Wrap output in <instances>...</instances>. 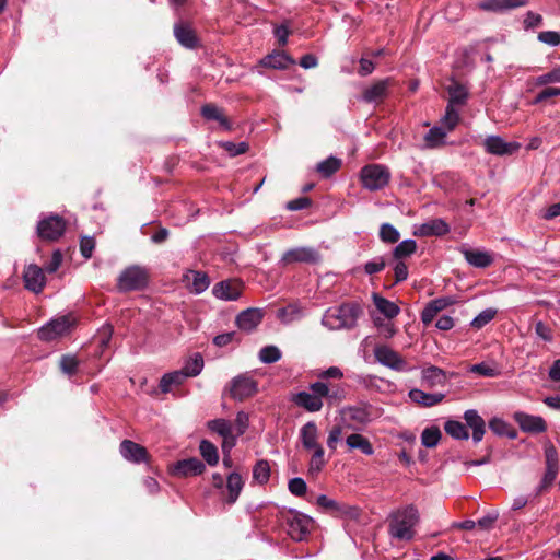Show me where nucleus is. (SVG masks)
<instances>
[{"instance_id": "nucleus-5", "label": "nucleus", "mask_w": 560, "mask_h": 560, "mask_svg": "<svg viewBox=\"0 0 560 560\" xmlns=\"http://www.w3.org/2000/svg\"><path fill=\"white\" fill-rule=\"evenodd\" d=\"M288 535L295 541H302L314 528V520L306 514L290 510L283 514Z\"/></svg>"}, {"instance_id": "nucleus-34", "label": "nucleus", "mask_w": 560, "mask_h": 560, "mask_svg": "<svg viewBox=\"0 0 560 560\" xmlns=\"http://www.w3.org/2000/svg\"><path fill=\"white\" fill-rule=\"evenodd\" d=\"M346 444L350 451L360 450L364 455L371 456L374 454V447L370 440L360 434V433H351L346 439Z\"/></svg>"}, {"instance_id": "nucleus-61", "label": "nucleus", "mask_w": 560, "mask_h": 560, "mask_svg": "<svg viewBox=\"0 0 560 560\" xmlns=\"http://www.w3.org/2000/svg\"><path fill=\"white\" fill-rule=\"evenodd\" d=\"M538 40L550 46H558L560 45V33L555 31L540 32L538 34Z\"/></svg>"}, {"instance_id": "nucleus-27", "label": "nucleus", "mask_w": 560, "mask_h": 560, "mask_svg": "<svg viewBox=\"0 0 560 560\" xmlns=\"http://www.w3.org/2000/svg\"><path fill=\"white\" fill-rule=\"evenodd\" d=\"M318 428L314 421L306 422L300 429V440L303 447L307 451L320 447L322 445L318 442Z\"/></svg>"}, {"instance_id": "nucleus-62", "label": "nucleus", "mask_w": 560, "mask_h": 560, "mask_svg": "<svg viewBox=\"0 0 560 560\" xmlns=\"http://www.w3.org/2000/svg\"><path fill=\"white\" fill-rule=\"evenodd\" d=\"M342 435V428L340 425H334L327 436V446L332 452L336 451L337 444Z\"/></svg>"}, {"instance_id": "nucleus-45", "label": "nucleus", "mask_w": 560, "mask_h": 560, "mask_svg": "<svg viewBox=\"0 0 560 560\" xmlns=\"http://www.w3.org/2000/svg\"><path fill=\"white\" fill-rule=\"evenodd\" d=\"M199 451L209 466H215L219 463V453L217 446L208 440H202Z\"/></svg>"}, {"instance_id": "nucleus-44", "label": "nucleus", "mask_w": 560, "mask_h": 560, "mask_svg": "<svg viewBox=\"0 0 560 560\" xmlns=\"http://www.w3.org/2000/svg\"><path fill=\"white\" fill-rule=\"evenodd\" d=\"M311 451L313 454L308 463V474L316 476L325 467L327 460L325 459V451L323 446Z\"/></svg>"}, {"instance_id": "nucleus-4", "label": "nucleus", "mask_w": 560, "mask_h": 560, "mask_svg": "<svg viewBox=\"0 0 560 560\" xmlns=\"http://www.w3.org/2000/svg\"><path fill=\"white\" fill-rule=\"evenodd\" d=\"M150 275L147 268L132 265L125 268L117 279V290L119 292H130L143 290L149 283Z\"/></svg>"}, {"instance_id": "nucleus-3", "label": "nucleus", "mask_w": 560, "mask_h": 560, "mask_svg": "<svg viewBox=\"0 0 560 560\" xmlns=\"http://www.w3.org/2000/svg\"><path fill=\"white\" fill-rule=\"evenodd\" d=\"M361 307L357 303H343L328 308L322 319L324 326L331 330L351 329L357 325Z\"/></svg>"}, {"instance_id": "nucleus-23", "label": "nucleus", "mask_w": 560, "mask_h": 560, "mask_svg": "<svg viewBox=\"0 0 560 560\" xmlns=\"http://www.w3.org/2000/svg\"><path fill=\"white\" fill-rule=\"evenodd\" d=\"M393 84L390 78L376 81L363 92V100L368 103L382 102L386 96L389 86Z\"/></svg>"}, {"instance_id": "nucleus-15", "label": "nucleus", "mask_w": 560, "mask_h": 560, "mask_svg": "<svg viewBox=\"0 0 560 560\" xmlns=\"http://www.w3.org/2000/svg\"><path fill=\"white\" fill-rule=\"evenodd\" d=\"M319 260L320 255L312 247H296L289 249L281 258V261L284 265H291L294 262L316 264Z\"/></svg>"}, {"instance_id": "nucleus-24", "label": "nucleus", "mask_w": 560, "mask_h": 560, "mask_svg": "<svg viewBox=\"0 0 560 560\" xmlns=\"http://www.w3.org/2000/svg\"><path fill=\"white\" fill-rule=\"evenodd\" d=\"M186 287L192 293L200 294L205 292L210 284L207 273L202 271L189 270L184 275Z\"/></svg>"}, {"instance_id": "nucleus-12", "label": "nucleus", "mask_w": 560, "mask_h": 560, "mask_svg": "<svg viewBox=\"0 0 560 560\" xmlns=\"http://www.w3.org/2000/svg\"><path fill=\"white\" fill-rule=\"evenodd\" d=\"M513 419L525 433L539 434L546 432L548 429L545 419L540 416L516 411L513 415Z\"/></svg>"}, {"instance_id": "nucleus-32", "label": "nucleus", "mask_w": 560, "mask_h": 560, "mask_svg": "<svg viewBox=\"0 0 560 560\" xmlns=\"http://www.w3.org/2000/svg\"><path fill=\"white\" fill-rule=\"evenodd\" d=\"M422 383L424 386L429 388H433L435 386H444L446 384V373L434 365L425 368L421 373Z\"/></svg>"}, {"instance_id": "nucleus-33", "label": "nucleus", "mask_w": 560, "mask_h": 560, "mask_svg": "<svg viewBox=\"0 0 560 560\" xmlns=\"http://www.w3.org/2000/svg\"><path fill=\"white\" fill-rule=\"evenodd\" d=\"M408 395L413 402L423 407L435 406L445 397V395L441 393L429 394L418 388L411 389Z\"/></svg>"}, {"instance_id": "nucleus-21", "label": "nucleus", "mask_w": 560, "mask_h": 560, "mask_svg": "<svg viewBox=\"0 0 560 560\" xmlns=\"http://www.w3.org/2000/svg\"><path fill=\"white\" fill-rule=\"evenodd\" d=\"M264 311L260 308H247L236 316V326L246 332L255 330L264 318Z\"/></svg>"}, {"instance_id": "nucleus-18", "label": "nucleus", "mask_w": 560, "mask_h": 560, "mask_svg": "<svg viewBox=\"0 0 560 560\" xmlns=\"http://www.w3.org/2000/svg\"><path fill=\"white\" fill-rule=\"evenodd\" d=\"M486 151L494 155H512L516 153L521 144L518 142H506L499 136H490L485 140Z\"/></svg>"}, {"instance_id": "nucleus-7", "label": "nucleus", "mask_w": 560, "mask_h": 560, "mask_svg": "<svg viewBox=\"0 0 560 560\" xmlns=\"http://www.w3.org/2000/svg\"><path fill=\"white\" fill-rule=\"evenodd\" d=\"M340 415L343 421L348 423L347 427L351 429L365 427L375 418L374 408L365 402L343 407Z\"/></svg>"}, {"instance_id": "nucleus-17", "label": "nucleus", "mask_w": 560, "mask_h": 560, "mask_svg": "<svg viewBox=\"0 0 560 560\" xmlns=\"http://www.w3.org/2000/svg\"><path fill=\"white\" fill-rule=\"evenodd\" d=\"M459 253L465 260L475 268H487L494 262L493 254L478 248H468L466 245L459 247Z\"/></svg>"}, {"instance_id": "nucleus-36", "label": "nucleus", "mask_w": 560, "mask_h": 560, "mask_svg": "<svg viewBox=\"0 0 560 560\" xmlns=\"http://www.w3.org/2000/svg\"><path fill=\"white\" fill-rule=\"evenodd\" d=\"M342 165V161L336 156H329L316 165V172L323 178H329L337 173Z\"/></svg>"}, {"instance_id": "nucleus-59", "label": "nucleus", "mask_w": 560, "mask_h": 560, "mask_svg": "<svg viewBox=\"0 0 560 560\" xmlns=\"http://www.w3.org/2000/svg\"><path fill=\"white\" fill-rule=\"evenodd\" d=\"M317 382H325L327 380H341L343 377V372L338 366H330L317 374Z\"/></svg>"}, {"instance_id": "nucleus-6", "label": "nucleus", "mask_w": 560, "mask_h": 560, "mask_svg": "<svg viewBox=\"0 0 560 560\" xmlns=\"http://www.w3.org/2000/svg\"><path fill=\"white\" fill-rule=\"evenodd\" d=\"M360 179L365 189L371 191L381 190L388 185L390 172L385 165L370 164L361 168Z\"/></svg>"}, {"instance_id": "nucleus-41", "label": "nucleus", "mask_w": 560, "mask_h": 560, "mask_svg": "<svg viewBox=\"0 0 560 560\" xmlns=\"http://www.w3.org/2000/svg\"><path fill=\"white\" fill-rule=\"evenodd\" d=\"M448 131L443 127L431 128L424 137L425 147L433 149L445 143Z\"/></svg>"}, {"instance_id": "nucleus-40", "label": "nucleus", "mask_w": 560, "mask_h": 560, "mask_svg": "<svg viewBox=\"0 0 560 560\" xmlns=\"http://www.w3.org/2000/svg\"><path fill=\"white\" fill-rule=\"evenodd\" d=\"M489 428L494 434L499 436H508L509 439H515L517 436L515 429H513L511 424L502 418H492L489 421Z\"/></svg>"}, {"instance_id": "nucleus-22", "label": "nucleus", "mask_w": 560, "mask_h": 560, "mask_svg": "<svg viewBox=\"0 0 560 560\" xmlns=\"http://www.w3.org/2000/svg\"><path fill=\"white\" fill-rule=\"evenodd\" d=\"M466 428H469L472 432V441L475 444L482 441L486 433V421L478 413L476 409H468L464 412L463 416Z\"/></svg>"}, {"instance_id": "nucleus-48", "label": "nucleus", "mask_w": 560, "mask_h": 560, "mask_svg": "<svg viewBox=\"0 0 560 560\" xmlns=\"http://www.w3.org/2000/svg\"><path fill=\"white\" fill-rule=\"evenodd\" d=\"M441 436V430L438 427L433 425L422 431L421 443L425 447L432 448L439 444Z\"/></svg>"}, {"instance_id": "nucleus-14", "label": "nucleus", "mask_w": 560, "mask_h": 560, "mask_svg": "<svg viewBox=\"0 0 560 560\" xmlns=\"http://www.w3.org/2000/svg\"><path fill=\"white\" fill-rule=\"evenodd\" d=\"M24 287L34 292L40 293L46 284L45 271L35 264H30L23 271Z\"/></svg>"}, {"instance_id": "nucleus-49", "label": "nucleus", "mask_w": 560, "mask_h": 560, "mask_svg": "<svg viewBox=\"0 0 560 560\" xmlns=\"http://www.w3.org/2000/svg\"><path fill=\"white\" fill-rule=\"evenodd\" d=\"M458 122V110L452 104H447L445 115L441 119L442 127L445 128L448 132H451L455 129Z\"/></svg>"}, {"instance_id": "nucleus-47", "label": "nucleus", "mask_w": 560, "mask_h": 560, "mask_svg": "<svg viewBox=\"0 0 560 560\" xmlns=\"http://www.w3.org/2000/svg\"><path fill=\"white\" fill-rule=\"evenodd\" d=\"M417 250V243L415 240H405L400 242L393 250V256L396 260L411 256Z\"/></svg>"}, {"instance_id": "nucleus-37", "label": "nucleus", "mask_w": 560, "mask_h": 560, "mask_svg": "<svg viewBox=\"0 0 560 560\" xmlns=\"http://www.w3.org/2000/svg\"><path fill=\"white\" fill-rule=\"evenodd\" d=\"M271 475V467L268 460L259 459L253 467V481L259 486L268 483Z\"/></svg>"}, {"instance_id": "nucleus-63", "label": "nucleus", "mask_w": 560, "mask_h": 560, "mask_svg": "<svg viewBox=\"0 0 560 560\" xmlns=\"http://www.w3.org/2000/svg\"><path fill=\"white\" fill-rule=\"evenodd\" d=\"M95 248V240L91 236H83L80 241V252L84 258H91Z\"/></svg>"}, {"instance_id": "nucleus-25", "label": "nucleus", "mask_w": 560, "mask_h": 560, "mask_svg": "<svg viewBox=\"0 0 560 560\" xmlns=\"http://www.w3.org/2000/svg\"><path fill=\"white\" fill-rule=\"evenodd\" d=\"M205 469V464L200 459L192 457L177 462L174 467V474L179 477L198 476Z\"/></svg>"}, {"instance_id": "nucleus-11", "label": "nucleus", "mask_w": 560, "mask_h": 560, "mask_svg": "<svg viewBox=\"0 0 560 560\" xmlns=\"http://www.w3.org/2000/svg\"><path fill=\"white\" fill-rule=\"evenodd\" d=\"M73 326L74 319L71 316H60L43 326L38 331V337L44 341H51L68 335Z\"/></svg>"}, {"instance_id": "nucleus-53", "label": "nucleus", "mask_w": 560, "mask_h": 560, "mask_svg": "<svg viewBox=\"0 0 560 560\" xmlns=\"http://www.w3.org/2000/svg\"><path fill=\"white\" fill-rule=\"evenodd\" d=\"M219 147H221L224 151L229 153L230 156H237L240 154H244L248 151L249 145L247 142H238L234 143L231 141H222L219 142Z\"/></svg>"}, {"instance_id": "nucleus-56", "label": "nucleus", "mask_w": 560, "mask_h": 560, "mask_svg": "<svg viewBox=\"0 0 560 560\" xmlns=\"http://www.w3.org/2000/svg\"><path fill=\"white\" fill-rule=\"evenodd\" d=\"M208 428L220 436L229 435L233 431L232 423L225 419L211 420L208 422Z\"/></svg>"}, {"instance_id": "nucleus-58", "label": "nucleus", "mask_w": 560, "mask_h": 560, "mask_svg": "<svg viewBox=\"0 0 560 560\" xmlns=\"http://www.w3.org/2000/svg\"><path fill=\"white\" fill-rule=\"evenodd\" d=\"M289 491L295 497H303L307 491V485L304 479L295 477L289 480Z\"/></svg>"}, {"instance_id": "nucleus-39", "label": "nucleus", "mask_w": 560, "mask_h": 560, "mask_svg": "<svg viewBox=\"0 0 560 560\" xmlns=\"http://www.w3.org/2000/svg\"><path fill=\"white\" fill-rule=\"evenodd\" d=\"M444 431L447 435L455 440L466 441L469 439L468 429L466 428V423H463L458 420H447L444 423Z\"/></svg>"}, {"instance_id": "nucleus-38", "label": "nucleus", "mask_w": 560, "mask_h": 560, "mask_svg": "<svg viewBox=\"0 0 560 560\" xmlns=\"http://www.w3.org/2000/svg\"><path fill=\"white\" fill-rule=\"evenodd\" d=\"M185 380V374L179 370L166 373L160 381V389L164 394L170 393L173 387L182 385Z\"/></svg>"}, {"instance_id": "nucleus-52", "label": "nucleus", "mask_w": 560, "mask_h": 560, "mask_svg": "<svg viewBox=\"0 0 560 560\" xmlns=\"http://www.w3.org/2000/svg\"><path fill=\"white\" fill-rule=\"evenodd\" d=\"M281 359V351L276 346H266L259 351V360L264 363L270 364L278 362Z\"/></svg>"}, {"instance_id": "nucleus-55", "label": "nucleus", "mask_w": 560, "mask_h": 560, "mask_svg": "<svg viewBox=\"0 0 560 560\" xmlns=\"http://www.w3.org/2000/svg\"><path fill=\"white\" fill-rule=\"evenodd\" d=\"M331 514L337 517H347L350 520H355L359 517L360 511L355 506L337 502V509H334Z\"/></svg>"}, {"instance_id": "nucleus-51", "label": "nucleus", "mask_w": 560, "mask_h": 560, "mask_svg": "<svg viewBox=\"0 0 560 560\" xmlns=\"http://www.w3.org/2000/svg\"><path fill=\"white\" fill-rule=\"evenodd\" d=\"M59 366L68 376H72L78 372L79 360L75 355L65 354L61 357Z\"/></svg>"}, {"instance_id": "nucleus-54", "label": "nucleus", "mask_w": 560, "mask_h": 560, "mask_svg": "<svg viewBox=\"0 0 560 560\" xmlns=\"http://www.w3.org/2000/svg\"><path fill=\"white\" fill-rule=\"evenodd\" d=\"M400 237V234L399 232L397 231V229L395 226H393L392 224L389 223H384L381 225V229H380V238L384 242V243H388V244H395L398 242Z\"/></svg>"}, {"instance_id": "nucleus-42", "label": "nucleus", "mask_w": 560, "mask_h": 560, "mask_svg": "<svg viewBox=\"0 0 560 560\" xmlns=\"http://www.w3.org/2000/svg\"><path fill=\"white\" fill-rule=\"evenodd\" d=\"M203 369V358L200 353H195L191 358H189L182 370V373L185 374V377H194L201 373Z\"/></svg>"}, {"instance_id": "nucleus-8", "label": "nucleus", "mask_w": 560, "mask_h": 560, "mask_svg": "<svg viewBox=\"0 0 560 560\" xmlns=\"http://www.w3.org/2000/svg\"><path fill=\"white\" fill-rule=\"evenodd\" d=\"M66 228L67 221L62 217L50 214L38 221L36 230L42 240L55 242L63 235Z\"/></svg>"}, {"instance_id": "nucleus-60", "label": "nucleus", "mask_w": 560, "mask_h": 560, "mask_svg": "<svg viewBox=\"0 0 560 560\" xmlns=\"http://www.w3.org/2000/svg\"><path fill=\"white\" fill-rule=\"evenodd\" d=\"M560 95V88L549 86L540 91L536 97L533 100V104L537 105L540 103L546 102L550 97L559 96Z\"/></svg>"}, {"instance_id": "nucleus-64", "label": "nucleus", "mask_w": 560, "mask_h": 560, "mask_svg": "<svg viewBox=\"0 0 560 560\" xmlns=\"http://www.w3.org/2000/svg\"><path fill=\"white\" fill-rule=\"evenodd\" d=\"M535 332L545 341L550 342L553 339L552 329L541 320L535 324Z\"/></svg>"}, {"instance_id": "nucleus-20", "label": "nucleus", "mask_w": 560, "mask_h": 560, "mask_svg": "<svg viewBox=\"0 0 560 560\" xmlns=\"http://www.w3.org/2000/svg\"><path fill=\"white\" fill-rule=\"evenodd\" d=\"M242 290V282L237 280H225L217 283L212 289V293L220 300L235 301L241 296Z\"/></svg>"}, {"instance_id": "nucleus-29", "label": "nucleus", "mask_w": 560, "mask_h": 560, "mask_svg": "<svg viewBox=\"0 0 560 560\" xmlns=\"http://www.w3.org/2000/svg\"><path fill=\"white\" fill-rule=\"evenodd\" d=\"M244 485H245V482H244V479L241 476V474L233 471L228 475L226 486H225L226 492H228L225 502L228 504H234L237 501V499L244 488Z\"/></svg>"}, {"instance_id": "nucleus-26", "label": "nucleus", "mask_w": 560, "mask_h": 560, "mask_svg": "<svg viewBox=\"0 0 560 560\" xmlns=\"http://www.w3.org/2000/svg\"><path fill=\"white\" fill-rule=\"evenodd\" d=\"M454 303L452 298H439L430 301L421 312V320L424 325L433 322L435 316Z\"/></svg>"}, {"instance_id": "nucleus-28", "label": "nucleus", "mask_w": 560, "mask_h": 560, "mask_svg": "<svg viewBox=\"0 0 560 560\" xmlns=\"http://www.w3.org/2000/svg\"><path fill=\"white\" fill-rule=\"evenodd\" d=\"M528 0H485L479 3L483 11L503 12L526 5Z\"/></svg>"}, {"instance_id": "nucleus-1", "label": "nucleus", "mask_w": 560, "mask_h": 560, "mask_svg": "<svg viewBox=\"0 0 560 560\" xmlns=\"http://www.w3.org/2000/svg\"><path fill=\"white\" fill-rule=\"evenodd\" d=\"M345 386L328 384L327 382H314L310 384L308 390H301L291 396L290 400L296 407L307 412H318L324 406V398L329 405H337L346 398Z\"/></svg>"}, {"instance_id": "nucleus-57", "label": "nucleus", "mask_w": 560, "mask_h": 560, "mask_svg": "<svg viewBox=\"0 0 560 560\" xmlns=\"http://www.w3.org/2000/svg\"><path fill=\"white\" fill-rule=\"evenodd\" d=\"M497 311L493 308H487L480 312L472 320L471 326L476 329H480L489 324L495 316Z\"/></svg>"}, {"instance_id": "nucleus-50", "label": "nucleus", "mask_w": 560, "mask_h": 560, "mask_svg": "<svg viewBox=\"0 0 560 560\" xmlns=\"http://www.w3.org/2000/svg\"><path fill=\"white\" fill-rule=\"evenodd\" d=\"M550 83H560V66L534 79L535 86H544Z\"/></svg>"}, {"instance_id": "nucleus-9", "label": "nucleus", "mask_w": 560, "mask_h": 560, "mask_svg": "<svg viewBox=\"0 0 560 560\" xmlns=\"http://www.w3.org/2000/svg\"><path fill=\"white\" fill-rule=\"evenodd\" d=\"M545 457H546V471L542 476L540 483L536 489V495H540L544 492L548 491L552 486L553 481L557 478L559 472V459L558 452L556 447L551 444L545 447Z\"/></svg>"}, {"instance_id": "nucleus-10", "label": "nucleus", "mask_w": 560, "mask_h": 560, "mask_svg": "<svg viewBox=\"0 0 560 560\" xmlns=\"http://www.w3.org/2000/svg\"><path fill=\"white\" fill-rule=\"evenodd\" d=\"M230 395L235 400H244L258 392V382L248 373H243L230 382Z\"/></svg>"}, {"instance_id": "nucleus-13", "label": "nucleus", "mask_w": 560, "mask_h": 560, "mask_svg": "<svg viewBox=\"0 0 560 560\" xmlns=\"http://www.w3.org/2000/svg\"><path fill=\"white\" fill-rule=\"evenodd\" d=\"M374 355L378 363L395 371H405L407 368L402 357L388 346H376Z\"/></svg>"}, {"instance_id": "nucleus-35", "label": "nucleus", "mask_w": 560, "mask_h": 560, "mask_svg": "<svg viewBox=\"0 0 560 560\" xmlns=\"http://www.w3.org/2000/svg\"><path fill=\"white\" fill-rule=\"evenodd\" d=\"M201 115L207 120H215L225 129H231V122L224 115L223 110L214 104H206L201 107Z\"/></svg>"}, {"instance_id": "nucleus-2", "label": "nucleus", "mask_w": 560, "mask_h": 560, "mask_svg": "<svg viewBox=\"0 0 560 560\" xmlns=\"http://www.w3.org/2000/svg\"><path fill=\"white\" fill-rule=\"evenodd\" d=\"M419 512L412 504L397 509L388 518V533L392 538L411 540L415 537V527L419 523Z\"/></svg>"}, {"instance_id": "nucleus-43", "label": "nucleus", "mask_w": 560, "mask_h": 560, "mask_svg": "<svg viewBox=\"0 0 560 560\" xmlns=\"http://www.w3.org/2000/svg\"><path fill=\"white\" fill-rule=\"evenodd\" d=\"M373 301H374L376 308L382 314H384L387 318H394L400 312V308L398 307V305H396L394 302H392L385 298H382V296H378L375 294L373 298Z\"/></svg>"}, {"instance_id": "nucleus-31", "label": "nucleus", "mask_w": 560, "mask_h": 560, "mask_svg": "<svg viewBox=\"0 0 560 560\" xmlns=\"http://www.w3.org/2000/svg\"><path fill=\"white\" fill-rule=\"evenodd\" d=\"M174 35L176 39L186 48H195L198 38L192 27L186 23H178L174 26Z\"/></svg>"}, {"instance_id": "nucleus-46", "label": "nucleus", "mask_w": 560, "mask_h": 560, "mask_svg": "<svg viewBox=\"0 0 560 560\" xmlns=\"http://www.w3.org/2000/svg\"><path fill=\"white\" fill-rule=\"evenodd\" d=\"M447 91L450 94L448 104H452L453 106L465 104L468 96V92L464 85L454 82L448 86Z\"/></svg>"}, {"instance_id": "nucleus-30", "label": "nucleus", "mask_w": 560, "mask_h": 560, "mask_svg": "<svg viewBox=\"0 0 560 560\" xmlns=\"http://www.w3.org/2000/svg\"><path fill=\"white\" fill-rule=\"evenodd\" d=\"M295 61L284 51H273L267 56H265L260 60V65L265 68H272L283 70L289 66L294 65Z\"/></svg>"}, {"instance_id": "nucleus-19", "label": "nucleus", "mask_w": 560, "mask_h": 560, "mask_svg": "<svg viewBox=\"0 0 560 560\" xmlns=\"http://www.w3.org/2000/svg\"><path fill=\"white\" fill-rule=\"evenodd\" d=\"M448 232L450 225L443 219L435 218L416 226L413 235L418 237L443 236Z\"/></svg>"}, {"instance_id": "nucleus-16", "label": "nucleus", "mask_w": 560, "mask_h": 560, "mask_svg": "<svg viewBox=\"0 0 560 560\" xmlns=\"http://www.w3.org/2000/svg\"><path fill=\"white\" fill-rule=\"evenodd\" d=\"M121 456L133 464L148 463L150 455L147 448L131 440H124L119 445Z\"/></svg>"}]
</instances>
